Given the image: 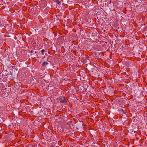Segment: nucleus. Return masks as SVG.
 Wrapping results in <instances>:
<instances>
[{
    "instance_id": "1",
    "label": "nucleus",
    "mask_w": 147,
    "mask_h": 147,
    "mask_svg": "<svg viewBox=\"0 0 147 147\" xmlns=\"http://www.w3.org/2000/svg\"><path fill=\"white\" fill-rule=\"evenodd\" d=\"M59 98L61 100L60 102L65 103L67 102L65 98L62 95L60 96Z\"/></svg>"
},
{
    "instance_id": "2",
    "label": "nucleus",
    "mask_w": 147,
    "mask_h": 147,
    "mask_svg": "<svg viewBox=\"0 0 147 147\" xmlns=\"http://www.w3.org/2000/svg\"><path fill=\"white\" fill-rule=\"evenodd\" d=\"M48 64V63L47 62H44L42 63V65L43 66H45Z\"/></svg>"
},
{
    "instance_id": "3",
    "label": "nucleus",
    "mask_w": 147,
    "mask_h": 147,
    "mask_svg": "<svg viewBox=\"0 0 147 147\" xmlns=\"http://www.w3.org/2000/svg\"><path fill=\"white\" fill-rule=\"evenodd\" d=\"M45 52V51L44 49H42L41 51V53L42 54V55H43L44 54Z\"/></svg>"
},
{
    "instance_id": "4",
    "label": "nucleus",
    "mask_w": 147,
    "mask_h": 147,
    "mask_svg": "<svg viewBox=\"0 0 147 147\" xmlns=\"http://www.w3.org/2000/svg\"><path fill=\"white\" fill-rule=\"evenodd\" d=\"M56 3L58 5H60L61 4V2L59 0H58L56 1Z\"/></svg>"
},
{
    "instance_id": "5",
    "label": "nucleus",
    "mask_w": 147,
    "mask_h": 147,
    "mask_svg": "<svg viewBox=\"0 0 147 147\" xmlns=\"http://www.w3.org/2000/svg\"><path fill=\"white\" fill-rule=\"evenodd\" d=\"M121 111L123 113V114L126 113V112H125V111L124 110H123V109H121Z\"/></svg>"
},
{
    "instance_id": "6",
    "label": "nucleus",
    "mask_w": 147,
    "mask_h": 147,
    "mask_svg": "<svg viewBox=\"0 0 147 147\" xmlns=\"http://www.w3.org/2000/svg\"><path fill=\"white\" fill-rule=\"evenodd\" d=\"M44 81L46 83H47L48 82V81H47L46 80H44Z\"/></svg>"
},
{
    "instance_id": "7",
    "label": "nucleus",
    "mask_w": 147,
    "mask_h": 147,
    "mask_svg": "<svg viewBox=\"0 0 147 147\" xmlns=\"http://www.w3.org/2000/svg\"><path fill=\"white\" fill-rule=\"evenodd\" d=\"M33 53V51H31L30 52V53Z\"/></svg>"
},
{
    "instance_id": "8",
    "label": "nucleus",
    "mask_w": 147,
    "mask_h": 147,
    "mask_svg": "<svg viewBox=\"0 0 147 147\" xmlns=\"http://www.w3.org/2000/svg\"><path fill=\"white\" fill-rule=\"evenodd\" d=\"M35 53H37V52L36 51H35Z\"/></svg>"
},
{
    "instance_id": "9",
    "label": "nucleus",
    "mask_w": 147,
    "mask_h": 147,
    "mask_svg": "<svg viewBox=\"0 0 147 147\" xmlns=\"http://www.w3.org/2000/svg\"><path fill=\"white\" fill-rule=\"evenodd\" d=\"M136 131H134V133H136Z\"/></svg>"
}]
</instances>
